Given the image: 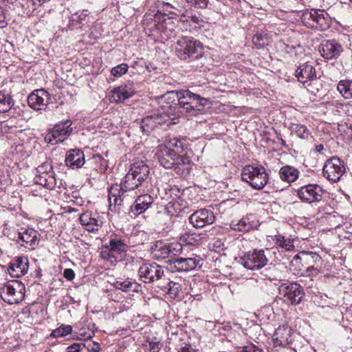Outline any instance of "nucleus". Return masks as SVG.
Returning a JSON list of instances; mask_svg holds the SVG:
<instances>
[{"label": "nucleus", "mask_w": 352, "mask_h": 352, "mask_svg": "<svg viewBox=\"0 0 352 352\" xmlns=\"http://www.w3.org/2000/svg\"><path fill=\"white\" fill-rule=\"evenodd\" d=\"M149 173V167L143 162L133 164L120 184H114L109 189V209L116 210L117 206L131 201L135 190L147 179Z\"/></svg>", "instance_id": "f257e3e1"}, {"label": "nucleus", "mask_w": 352, "mask_h": 352, "mask_svg": "<svg viewBox=\"0 0 352 352\" xmlns=\"http://www.w3.org/2000/svg\"><path fill=\"white\" fill-rule=\"evenodd\" d=\"M155 158L161 166L173 170L178 175L186 177L190 172V158L188 155H178L177 151L166 146L160 145L157 147Z\"/></svg>", "instance_id": "f03ea898"}, {"label": "nucleus", "mask_w": 352, "mask_h": 352, "mask_svg": "<svg viewBox=\"0 0 352 352\" xmlns=\"http://www.w3.org/2000/svg\"><path fill=\"white\" fill-rule=\"evenodd\" d=\"M179 109L180 113L195 116L204 111L208 100L192 93L188 89L179 91Z\"/></svg>", "instance_id": "7ed1b4c3"}, {"label": "nucleus", "mask_w": 352, "mask_h": 352, "mask_svg": "<svg viewBox=\"0 0 352 352\" xmlns=\"http://www.w3.org/2000/svg\"><path fill=\"white\" fill-rule=\"evenodd\" d=\"M175 52L182 60L197 59L203 55V46L200 41L192 36H182L175 44Z\"/></svg>", "instance_id": "20e7f679"}, {"label": "nucleus", "mask_w": 352, "mask_h": 352, "mask_svg": "<svg viewBox=\"0 0 352 352\" xmlns=\"http://www.w3.org/2000/svg\"><path fill=\"white\" fill-rule=\"evenodd\" d=\"M243 181L256 190H261L268 182V174L265 168L261 165H247L241 173Z\"/></svg>", "instance_id": "39448f33"}, {"label": "nucleus", "mask_w": 352, "mask_h": 352, "mask_svg": "<svg viewBox=\"0 0 352 352\" xmlns=\"http://www.w3.org/2000/svg\"><path fill=\"white\" fill-rule=\"evenodd\" d=\"M305 26L320 30L327 29L331 24V17L324 10L311 9L305 10L301 16Z\"/></svg>", "instance_id": "423d86ee"}, {"label": "nucleus", "mask_w": 352, "mask_h": 352, "mask_svg": "<svg viewBox=\"0 0 352 352\" xmlns=\"http://www.w3.org/2000/svg\"><path fill=\"white\" fill-rule=\"evenodd\" d=\"M140 279L145 283L162 284L166 278L162 266L156 263H144L138 270Z\"/></svg>", "instance_id": "0eeeda50"}, {"label": "nucleus", "mask_w": 352, "mask_h": 352, "mask_svg": "<svg viewBox=\"0 0 352 352\" xmlns=\"http://www.w3.org/2000/svg\"><path fill=\"white\" fill-rule=\"evenodd\" d=\"M182 245L177 243H168L164 241H157L151 246V254L153 256L158 260L162 261L168 258H173L181 253Z\"/></svg>", "instance_id": "6e6552de"}, {"label": "nucleus", "mask_w": 352, "mask_h": 352, "mask_svg": "<svg viewBox=\"0 0 352 352\" xmlns=\"http://www.w3.org/2000/svg\"><path fill=\"white\" fill-rule=\"evenodd\" d=\"M278 291V297L287 305L299 304L305 295L302 287L296 283H283Z\"/></svg>", "instance_id": "1a4fd4ad"}, {"label": "nucleus", "mask_w": 352, "mask_h": 352, "mask_svg": "<svg viewBox=\"0 0 352 352\" xmlns=\"http://www.w3.org/2000/svg\"><path fill=\"white\" fill-rule=\"evenodd\" d=\"M72 122L70 120L56 124L45 135V141L52 145L63 142L72 132Z\"/></svg>", "instance_id": "9d476101"}, {"label": "nucleus", "mask_w": 352, "mask_h": 352, "mask_svg": "<svg viewBox=\"0 0 352 352\" xmlns=\"http://www.w3.org/2000/svg\"><path fill=\"white\" fill-rule=\"evenodd\" d=\"M25 285L20 281L8 282L2 289L1 297L10 305L18 304L25 296Z\"/></svg>", "instance_id": "9b49d317"}, {"label": "nucleus", "mask_w": 352, "mask_h": 352, "mask_svg": "<svg viewBox=\"0 0 352 352\" xmlns=\"http://www.w3.org/2000/svg\"><path fill=\"white\" fill-rule=\"evenodd\" d=\"M241 261L246 269L254 270L265 266L268 260L264 250H254L245 253Z\"/></svg>", "instance_id": "f8f14e48"}, {"label": "nucleus", "mask_w": 352, "mask_h": 352, "mask_svg": "<svg viewBox=\"0 0 352 352\" xmlns=\"http://www.w3.org/2000/svg\"><path fill=\"white\" fill-rule=\"evenodd\" d=\"M322 172L326 179L337 182L345 172L344 162L339 157L333 156L326 161Z\"/></svg>", "instance_id": "ddd939ff"}, {"label": "nucleus", "mask_w": 352, "mask_h": 352, "mask_svg": "<svg viewBox=\"0 0 352 352\" xmlns=\"http://www.w3.org/2000/svg\"><path fill=\"white\" fill-rule=\"evenodd\" d=\"M324 190L318 184H309L300 187L297 195L304 202L312 204L320 201L323 196Z\"/></svg>", "instance_id": "4468645a"}, {"label": "nucleus", "mask_w": 352, "mask_h": 352, "mask_svg": "<svg viewBox=\"0 0 352 352\" xmlns=\"http://www.w3.org/2000/svg\"><path fill=\"white\" fill-rule=\"evenodd\" d=\"M200 261L201 260L198 258H185L177 255L168 259L166 263L169 264L172 271L182 272L195 270L199 265Z\"/></svg>", "instance_id": "2eb2a0df"}, {"label": "nucleus", "mask_w": 352, "mask_h": 352, "mask_svg": "<svg viewBox=\"0 0 352 352\" xmlns=\"http://www.w3.org/2000/svg\"><path fill=\"white\" fill-rule=\"evenodd\" d=\"M14 240L21 246L35 249L38 244V232L30 228H21L18 230Z\"/></svg>", "instance_id": "dca6fc26"}, {"label": "nucleus", "mask_w": 352, "mask_h": 352, "mask_svg": "<svg viewBox=\"0 0 352 352\" xmlns=\"http://www.w3.org/2000/svg\"><path fill=\"white\" fill-rule=\"evenodd\" d=\"M189 221L194 228H202L212 224L215 221V217L212 210L203 208L193 212Z\"/></svg>", "instance_id": "f3484780"}, {"label": "nucleus", "mask_w": 352, "mask_h": 352, "mask_svg": "<svg viewBox=\"0 0 352 352\" xmlns=\"http://www.w3.org/2000/svg\"><path fill=\"white\" fill-rule=\"evenodd\" d=\"M50 99L49 93L46 90L41 89L32 91L28 98V102L32 109L41 110L50 103Z\"/></svg>", "instance_id": "a211bd4d"}, {"label": "nucleus", "mask_w": 352, "mask_h": 352, "mask_svg": "<svg viewBox=\"0 0 352 352\" xmlns=\"http://www.w3.org/2000/svg\"><path fill=\"white\" fill-rule=\"evenodd\" d=\"M79 221L82 227L89 232H98L102 225L100 215L89 211L82 213Z\"/></svg>", "instance_id": "6ab92c4d"}, {"label": "nucleus", "mask_w": 352, "mask_h": 352, "mask_svg": "<svg viewBox=\"0 0 352 352\" xmlns=\"http://www.w3.org/2000/svg\"><path fill=\"white\" fill-rule=\"evenodd\" d=\"M259 226L257 217L254 214H249L240 220L232 221L230 228L235 231L247 232L252 229H256Z\"/></svg>", "instance_id": "aec40b11"}, {"label": "nucleus", "mask_w": 352, "mask_h": 352, "mask_svg": "<svg viewBox=\"0 0 352 352\" xmlns=\"http://www.w3.org/2000/svg\"><path fill=\"white\" fill-rule=\"evenodd\" d=\"M342 51V47L335 40L323 41L319 48L321 56L326 59L337 58Z\"/></svg>", "instance_id": "412c9836"}, {"label": "nucleus", "mask_w": 352, "mask_h": 352, "mask_svg": "<svg viewBox=\"0 0 352 352\" xmlns=\"http://www.w3.org/2000/svg\"><path fill=\"white\" fill-rule=\"evenodd\" d=\"M161 9L164 15L172 19L186 17L187 14V9L177 1H173L172 3L163 1Z\"/></svg>", "instance_id": "4be33fe9"}, {"label": "nucleus", "mask_w": 352, "mask_h": 352, "mask_svg": "<svg viewBox=\"0 0 352 352\" xmlns=\"http://www.w3.org/2000/svg\"><path fill=\"white\" fill-rule=\"evenodd\" d=\"M165 116L159 113H153L145 116L141 122L140 128L144 133H148L154 130L158 125L165 122Z\"/></svg>", "instance_id": "5701e85b"}, {"label": "nucleus", "mask_w": 352, "mask_h": 352, "mask_svg": "<svg viewBox=\"0 0 352 352\" xmlns=\"http://www.w3.org/2000/svg\"><path fill=\"white\" fill-rule=\"evenodd\" d=\"M26 257H16L13 258L8 268V272L12 277H21L28 272L29 265Z\"/></svg>", "instance_id": "b1692460"}, {"label": "nucleus", "mask_w": 352, "mask_h": 352, "mask_svg": "<svg viewBox=\"0 0 352 352\" xmlns=\"http://www.w3.org/2000/svg\"><path fill=\"white\" fill-rule=\"evenodd\" d=\"M65 162L67 166L72 169L82 167L85 162L83 151L78 148L68 151L66 153Z\"/></svg>", "instance_id": "393cba45"}, {"label": "nucleus", "mask_w": 352, "mask_h": 352, "mask_svg": "<svg viewBox=\"0 0 352 352\" xmlns=\"http://www.w3.org/2000/svg\"><path fill=\"white\" fill-rule=\"evenodd\" d=\"M164 104L163 108L168 113H175L179 112V91L167 92L162 97Z\"/></svg>", "instance_id": "a878e982"}, {"label": "nucleus", "mask_w": 352, "mask_h": 352, "mask_svg": "<svg viewBox=\"0 0 352 352\" xmlns=\"http://www.w3.org/2000/svg\"><path fill=\"white\" fill-rule=\"evenodd\" d=\"M103 247L104 248H110L111 251L116 252L122 257L123 254L126 252L128 249L126 241L116 234H111L109 236V243L104 245Z\"/></svg>", "instance_id": "bb28decb"}, {"label": "nucleus", "mask_w": 352, "mask_h": 352, "mask_svg": "<svg viewBox=\"0 0 352 352\" xmlns=\"http://www.w3.org/2000/svg\"><path fill=\"white\" fill-rule=\"evenodd\" d=\"M296 76L299 82L305 84L309 80H314L316 78V69L313 65L305 63L298 67L296 71Z\"/></svg>", "instance_id": "cd10ccee"}, {"label": "nucleus", "mask_w": 352, "mask_h": 352, "mask_svg": "<svg viewBox=\"0 0 352 352\" xmlns=\"http://www.w3.org/2000/svg\"><path fill=\"white\" fill-rule=\"evenodd\" d=\"M134 93L135 91L131 84L121 85L114 88L111 98L116 102H122L133 96Z\"/></svg>", "instance_id": "c85d7f7f"}, {"label": "nucleus", "mask_w": 352, "mask_h": 352, "mask_svg": "<svg viewBox=\"0 0 352 352\" xmlns=\"http://www.w3.org/2000/svg\"><path fill=\"white\" fill-rule=\"evenodd\" d=\"M157 287L168 295L170 298H180L179 294L182 291V287L178 283L170 281L166 278L162 283L157 284Z\"/></svg>", "instance_id": "c756f323"}, {"label": "nucleus", "mask_w": 352, "mask_h": 352, "mask_svg": "<svg viewBox=\"0 0 352 352\" xmlns=\"http://www.w3.org/2000/svg\"><path fill=\"white\" fill-rule=\"evenodd\" d=\"M187 203L182 200H175L167 204L165 210L168 215L170 217L182 216L186 213Z\"/></svg>", "instance_id": "7c9ffc66"}, {"label": "nucleus", "mask_w": 352, "mask_h": 352, "mask_svg": "<svg viewBox=\"0 0 352 352\" xmlns=\"http://www.w3.org/2000/svg\"><path fill=\"white\" fill-rule=\"evenodd\" d=\"M153 198L148 194L140 195L135 201V205L133 211L138 214L145 212L153 204Z\"/></svg>", "instance_id": "2f4dec72"}, {"label": "nucleus", "mask_w": 352, "mask_h": 352, "mask_svg": "<svg viewBox=\"0 0 352 352\" xmlns=\"http://www.w3.org/2000/svg\"><path fill=\"white\" fill-rule=\"evenodd\" d=\"M298 170L292 166H284L279 170L280 178L288 183L295 182L298 178Z\"/></svg>", "instance_id": "473e14b6"}, {"label": "nucleus", "mask_w": 352, "mask_h": 352, "mask_svg": "<svg viewBox=\"0 0 352 352\" xmlns=\"http://www.w3.org/2000/svg\"><path fill=\"white\" fill-rule=\"evenodd\" d=\"M291 329L282 327H278L274 335L275 343L280 346H286L289 343Z\"/></svg>", "instance_id": "72a5a7b5"}, {"label": "nucleus", "mask_w": 352, "mask_h": 352, "mask_svg": "<svg viewBox=\"0 0 352 352\" xmlns=\"http://www.w3.org/2000/svg\"><path fill=\"white\" fill-rule=\"evenodd\" d=\"M34 183L43 186L47 188L52 189L56 186V179L54 173H45L44 175H36Z\"/></svg>", "instance_id": "f704fd0d"}, {"label": "nucleus", "mask_w": 352, "mask_h": 352, "mask_svg": "<svg viewBox=\"0 0 352 352\" xmlns=\"http://www.w3.org/2000/svg\"><path fill=\"white\" fill-rule=\"evenodd\" d=\"M272 240L274 244L279 248L286 251H292L294 249V240L281 234L273 236Z\"/></svg>", "instance_id": "c9c22d12"}, {"label": "nucleus", "mask_w": 352, "mask_h": 352, "mask_svg": "<svg viewBox=\"0 0 352 352\" xmlns=\"http://www.w3.org/2000/svg\"><path fill=\"white\" fill-rule=\"evenodd\" d=\"M164 146L170 148V150H173L175 152L177 151L178 155H187L186 154H182L185 148L187 147L185 139L173 138L170 139L167 144H165Z\"/></svg>", "instance_id": "e433bc0d"}, {"label": "nucleus", "mask_w": 352, "mask_h": 352, "mask_svg": "<svg viewBox=\"0 0 352 352\" xmlns=\"http://www.w3.org/2000/svg\"><path fill=\"white\" fill-rule=\"evenodd\" d=\"M337 89L344 98H352L351 80H340L337 85Z\"/></svg>", "instance_id": "4c0bfd02"}, {"label": "nucleus", "mask_w": 352, "mask_h": 352, "mask_svg": "<svg viewBox=\"0 0 352 352\" xmlns=\"http://www.w3.org/2000/svg\"><path fill=\"white\" fill-rule=\"evenodd\" d=\"M292 133H295L301 139L307 140L310 135V131L306 126L301 124H292L290 126Z\"/></svg>", "instance_id": "58836bf2"}, {"label": "nucleus", "mask_w": 352, "mask_h": 352, "mask_svg": "<svg viewBox=\"0 0 352 352\" xmlns=\"http://www.w3.org/2000/svg\"><path fill=\"white\" fill-rule=\"evenodd\" d=\"M13 104V100L5 93L0 91V112H8Z\"/></svg>", "instance_id": "ea45409f"}, {"label": "nucleus", "mask_w": 352, "mask_h": 352, "mask_svg": "<svg viewBox=\"0 0 352 352\" xmlns=\"http://www.w3.org/2000/svg\"><path fill=\"white\" fill-rule=\"evenodd\" d=\"M101 257L104 260H107L111 263L116 262L118 260H121L122 256L117 254L116 252L111 251L110 248H104L100 252Z\"/></svg>", "instance_id": "a19ab883"}, {"label": "nucleus", "mask_w": 352, "mask_h": 352, "mask_svg": "<svg viewBox=\"0 0 352 352\" xmlns=\"http://www.w3.org/2000/svg\"><path fill=\"white\" fill-rule=\"evenodd\" d=\"M253 43L258 48H261L268 45V38L267 34L257 32L252 38Z\"/></svg>", "instance_id": "79ce46f5"}, {"label": "nucleus", "mask_w": 352, "mask_h": 352, "mask_svg": "<svg viewBox=\"0 0 352 352\" xmlns=\"http://www.w3.org/2000/svg\"><path fill=\"white\" fill-rule=\"evenodd\" d=\"M135 284L129 280H117L113 283V287L117 289H120L123 292L130 291Z\"/></svg>", "instance_id": "37998d69"}, {"label": "nucleus", "mask_w": 352, "mask_h": 352, "mask_svg": "<svg viewBox=\"0 0 352 352\" xmlns=\"http://www.w3.org/2000/svg\"><path fill=\"white\" fill-rule=\"evenodd\" d=\"M129 69V66L126 63H121L113 67L111 70V74L115 77H121L125 74Z\"/></svg>", "instance_id": "c03bdc74"}, {"label": "nucleus", "mask_w": 352, "mask_h": 352, "mask_svg": "<svg viewBox=\"0 0 352 352\" xmlns=\"http://www.w3.org/2000/svg\"><path fill=\"white\" fill-rule=\"evenodd\" d=\"M179 241L180 242L179 243L182 245V247L183 246V245H195L198 243V241L196 239L195 234H185L182 235L180 237Z\"/></svg>", "instance_id": "a18cd8bd"}, {"label": "nucleus", "mask_w": 352, "mask_h": 352, "mask_svg": "<svg viewBox=\"0 0 352 352\" xmlns=\"http://www.w3.org/2000/svg\"><path fill=\"white\" fill-rule=\"evenodd\" d=\"M72 331V328L71 326L68 325L65 327H60L54 331H53V332L52 333V336H55V337H58V336H67V335H69Z\"/></svg>", "instance_id": "49530a36"}, {"label": "nucleus", "mask_w": 352, "mask_h": 352, "mask_svg": "<svg viewBox=\"0 0 352 352\" xmlns=\"http://www.w3.org/2000/svg\"><path fill=\"white\" fill-rule=\"evenodd\" d=\"M52 170V166L49 164L45 163L39 166L36 171L38 175H44L45 173H54Z\"/></svg>", "instance_id": "de8ad7c7"}, {"label": "nucleus", "mask_w": 352, "mask_h": 352, "mask_svg": "<svg viewBox=\"0 0 352 352\" xmlns=\"http://www.w3.org/2000/svg\"><path fill=\"white\" fill-rule=\"evenodd\" d=\"M84 347V343H74L67 347L66 352H81Z\"/></svg>", "instance_id": "09e8293b"}, {"label": "nucleus", "mask_w": 352, "mask_h": 352, "mask_svg": "<svg viewBox=\"0 0 352 352\" xmlns=\"http://www.w3.org/2000/svg\"><path fill=\"white\" fill-rule=\"evenodd\" d=\"M190 14V12L187 10V14L185 18L188 19H186L184 21H190L198 25H199L200 23L203 21V20L199 16L196 15H189Z\"/></svg>", "instance_id": "8fccbe9b"}, {"label": "nucleus", "mask_w": 352, "mask_h": 352, "mask_svg": "<svg viewBox=\"0 0 352 352\" xmlns=\"http://www.w3.org/2000/svg\"><path fill=\"white\" fill-rule=\"evenodd\" d=\"M149 350L151 352H159L160 350V342L155 338V340L148 342Z\"/></svg>", "instance_id": "3c124183"}, {"label": "nucleus", "mask_w": 352, "mask_h": 352, "mask_svg": "<svg viewBox=\"0 0 352 352\" xmlns=\"http://www.w3.org/2000/svg\"><path fill=\"white\" fill-rule=\"evenodd\" d=\"M63 276L68 280H72L75 277V273L72 269H65L63 272Z\"/></svg>", "instance_id": "603ef678"}, {"label": "nucleus", "mask_w": 352, "mask_h": 352, "mask_svg": "<svg viewBox=\"0 0 352 352\" xmlns=\"http://www.w3.org/2000/svg\"><path fill=\"white\" fill-rule=\"evenodd\" d=\"M208 0H195L192 5L199 8H206L208 6Z\"/></svg>", "instance_id": "864d4df0"}, {"label": "nucleus", "mask_w": 352, "mask_h": 352, "mask_svg": "<svg viewBox=\"0 0 352 352\" xmlns=\"http://www.w3.org/2000/svg\"><path fill=\"white\" fill-rule=\"evenodd\" d=\"M87 16V13H85L84 11L80 13H76L72 15L73 21H76L80 22L82 20H85L86 16Z\"/></svg>", "instance_id": "5fc2aeb1"}, {"label": "nucleus", "mask_w": 352, "mask_h": 352, "mask_svg": "<svg viewBox=\"0 0 352 352\" xmlns=\"http://www.w3.org/2000/svg\"><path fill=\"white\" fill-rule=\"evenodd\" d=\"M194 350L190 345H186L184 347L180 348L177 352H192Z\"/></svg>", "instance_id": "6e6d98bb"}, {"label": "nucleus", "mask_w": 352, "mask_h": 352, "mask_svg": "<svg viewBox=\"0 0 352 352\" xmlns=\"http://www.w3.org/2000/svg\"><path fill=\"white\" fill-rule=\"evenodd\" d=\"M94 158L95 160H99L101 162V165H102V166H107V161H106V160H104V159H103L100 155H95V156L94 157Z\"/></svg>", "instance_id": "4d7b16f0"}, {"label": "nucleus", "mask_w": 352, "mask_h": 352, "mask_svg": "<svg viewBox=\"0 0 352 352\" xmlns=\"http://www.w3.org/2000/svg\"><path fill=\"white\" fill-rule=\"evenodd\" d=\"M315 151L316 153H320L322 151L324 150V146L322 144H318L315 146Z\"/></svg>", "instance_id": "13d9d810"}, {"label": "nucleus", "mask_w": 352, "mask_h": 352, "mask_svg": "<svg viewBox=\"0 0 352 352\" xmlns=\"http://www.w3.org/2000/svg\"><path fill=\"white\" fill-rule=\"evenodd\" d=\"M95 346L96 347L94 348L93 349L96 351V352H98L99 349H100V346L98 344H95Z\"/></svg>", "instance_id": "bf43d9fd"}, {"label": "nucleus", "mask_w": 352, "mask_h": 352, "mask_svg": "<svg viewBox=\"0 0 352 352\" xmlns=\"http://www.w3.org/2000/svg\"><path fill=\"white\" fill-rule=\"evenodd\" d=\"M280 143L283 146H285V144H286L285 141L284 140H283V139H280Z\"/></svg>", "instance_id": "052dcab7"}, {"label": "nucleus", "mask_w": 352, "mask_h": 352, "mask_svg": "<svg viewBox=\"0 0 352 352\" xmlns=\"http://www.w3.org/2000/svg\"><path fill=\"white\" fill-rule=\"evenodd\" d=\"M188 3H190L191 4L193 3L195 0H186Z\"/></svg>", "instance_id": "680f3d73"}, {"label": "nucleus", "mask_w": 352, "mask_h": 352, "mask_svg": "<svg viewBox=\"0 0 352 352\" xmlns=\"http://www.w3.org/2000/svg\"><path fill=\"white\" fill-rule=\"evenodd\" d=\"M1 18L2 19H0V22H3L5 17L2 16Z\"/></svg>", "instance_id": "e2e57ef3"}, {"label": "nucleus", "mask_w": 352, "mask_h": 352, "mask_svg": "<svg viewBox=\"0 0 352 352\" xmlns=\"http://www.w3.org/2000/svg\"><path fill=\"white\" fill-rule=\"evenodd\" d=\"M266 251H267V252H270V250H268V249H267V250H266Z\"/></svg>", "instance_id": "0e129e2a"}, {"label": "nucleus", "mask_w": 352, "mask_h": 352, "mask_svg": "<svg viewBox=\"0 0 352 352\" xmlns=\"http://www.w3.org/2000/svg\"><path fill=\"white\" fill-rule=\"evenodd\" d=\"M350 1L352 3V0H350Z\"/></svg>", "instance_id": "69168bd1"}]
</instances>
